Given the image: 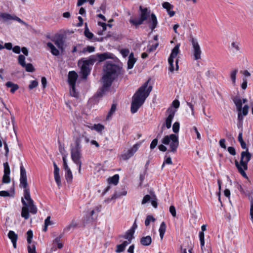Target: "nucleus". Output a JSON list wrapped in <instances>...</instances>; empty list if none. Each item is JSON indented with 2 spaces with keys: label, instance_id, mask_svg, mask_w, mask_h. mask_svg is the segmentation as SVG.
Listing matches in <instances>:
<instances>
[{
  "label": "nucleus",
  "instance_id": "obj_36",
  "mask_svg": "<svg viewBox=\"0 0 253 253\" xmlns=\"http://www.w3.org/2000/svg\"><path fill=\"white\" fill-rule=\"evenodd\" d=\"M104 128V126L100 124H95L93 126H90L91 129H95L98 132L102 131Z\"/></svg>",
  "mask_w": 253,
  "mask_h": 253
},
{
  "label": "nucleus",
  "instance_id": "obj_35",
  "mask_svg": "<svg viewBox=\"0 0 253 253\" xmlns=\"http://www.w3.org/2000/svg\"><path fill=\"white\" fill-rule=\"evenodd\" d=\"M54 44L57 46L59 49L63 50L64 42L62 39H57L53 41Z\"/></svg>",
  "mask_w": 253,
  "mask_h": 253
},
{
  "label": "nucleus",
  "instance_id": "obj_11",
  "mask_svg": "<svg viewBox=\"0 0 253 253\" xmlns=\"http://www.w3.org/2000/svg\"><path fill=\"white\" fill-rule=\"evenodd\" d=\"M139 146V144L136 143L128 150L124 151L122 154L120 156V159L121 160L125 161L131 158L138 150Z\"/></svg>",
  "mask_w": 253,
  "mask_h": 253
},
{
  "label": "nucleus",
  "instance_id": "obj_2",
  "mask_svg": "<svg viewBox=\"0 0 253 253\" xmlns=\"http://www.w3.org/2000/svg\"><path fill=\"white\" fill-rule=\"evenodd\" d=\"M104 75L102 78V86L98 91V96H102L108 90L113 81L118 78L120 74V68L119 66L110 63H107L104 68Z\"/></svg>",
  "mask_w": 253,
  "mask_h": 253
},
{
  "label": "nucleus",
  "instance_id": "obj_47",
  "mask_svg": "<svg viewBox=\"0 0 253 253\" xmlns=\"http://www.w3.org/2000/svg\"><path fill=\"white\" fill-rule=\"evenodd\" d=\"M179 129V123L175 122L172 126V130L174 133H177Z\"/></svg>",
  "mask_w": 253,
  "mask_h": 253
},
{
  "label": "nucleus",
  "instance_id": "obj_59",
  "mask_svg": "<svg viewBox=\"0 0 253 253\" xmlns=\"http://www.w3.org/2000/svg\"><path fill=\"white\" fill-rule=\"evenodd\" d=\"M225 140L224 139H221L219 140V143L221 147H222L223 149H226V146L225 144Z\"/></svg>",
  "mask_w": 253,
  "mask_h": 253
},
{
  "label": "nucleus",
  "instance_id": "obj_32",
  "mask_svg": "<svg viewBox=\"0 0 253 253\" xmlns=\"http://www.w3.org/2000/svg\"><path fill=\"white\" fill-rule=\"evenodd\" d=\"M119 176L118 174H115L113 176L108 179L109 183H113L115 185L117 184L119 182Z\"/></svg>",
  "mask_w": 253,
  "mask_h": 253
},
{
  "label": "nucleus",
  "instance_id": "obj_23",
  "mask_svg": "<svg viewBox=\"0 0 253 253\" xmlns=\"http://www.w3.org/2000/svg\"><path fill=\"white\" fill-rule=\"evenodd\" d=\"M136 61V60L134 57L133 53H131L129 55L128 60V61H127V68H128V69H130L132 68V67H133V65H134V63H135Z\"/></svg>",
  "mask_w": 253,
  "mask_h": 253
},
{
  "label": "nucleus",
  "instance_id": "obj_40",
  "mask_svg": "<svg viewBox=\"0 0 253 253\" xmlns=\"http://www.w3.org/2000/svg\"><path fill=\"white\" fill-rule=\"evenodd\" d=\"M50 216H47V218L45 219V221H44V228L43 229V231L44 232H46L47 231V227H48V225L52 224V223L50 221Z\"/></svg>",
  "mask_w": 253,
  "mask_h": 253
},
{
  "label": "nucleus",
  "instance_id": "obj_52",
  "mask_svg": "<svg viewBox=\"0 0 253 253\" xmlns=\"http://www.w3.org/2000/svg\"><path fill=\"white\" fill-rule=\"evenodd\" d=\"M249 106L248 105H246L244 106V107L242 108V114L244 116H246L248 113V110H249Z\"/></svg>",
  "mask_w": 253,
  "mask_h": 253
},
{
  "label": "nucleus",
  "instance_id": "obj_44",
  "mask_svg": "<svg viewBox=\"0 0 253 253\" xmlns=\"http://www.w3.org/2000/svg\"><path fill=\"white\" fill-rule=\"evenodd\" d=\"M199 238L200 240L201 249L203 250V247L204 246L205 241H204V232H201L199 234Z\"/></svg>",
  "mask_w": 253,
  "mask_h": 253
},
{
  "label": "nucleus",
  "instance_id": "obj_51",
  "mask_svg": "<svg viewBox=\"0 0 253 253\" xmlns=\"http://www.w3.org/2000/svg\"><path fill=\"white\" fill-rule=\"evenodd\" d=\"M75 227V224L73 223H71L69 225L65 227L63 229V232L64 233L69 232L72 228Z\"/></svg>",
  "mask_w": 253,
  "mask_h": 253
},
{
  "label": "nucleus",
  "instance_id": "obj_37",
  "mask_svg": "<svg viewBox=\"0 0 253 253\" xmlns=\"http://www.w3.org/2000/svg\"><path fill=\"white\" fill-rule=\"evenodd\" d=\"M85 27L84 31V36L88 39H91L93 37V34L90 32L87 26V24H85Z\"/></svg>",
  "mask_w": 253,
  "mask_h": 253
},
{
  "label": "nucleus",
  "instance_id": "obj_31",
  "mask_svg": "<svg viewBox=\"0 0 253 253\" xmlns=\"http://www.w3.org/2000/svg\"><path fill=\"white\" fill-rule=\"evenodd\" d=\"M0 17H1L4 21H7L8 20H13L14 16H12L8 13L0 12Z\"/></svg>",
  "mask_w": 253,
  "mask_h": 253
},
{
  "label": "nucleus",
  "instance_id": "obj_12",
  "mask_svg": "<svg viewBox=\"0 0 253 253\" xmlns=\"http://www.w3.org/2000/svg\"><path fill=\"white\" fill-rule=\"evenodd\" d=\"M192 45V53L194 58L198 60L201 58L202 50L197 40L192 38L191 40Z\"/></svg>",
  "mask_w": 253,
  "mask_h": 253
},
{
  "label": "nucleus",
  "instance_id": "obj_42",
  "mask_svg": "<svg viewBox=\"0 0 253 253\" xmlns=\"http://www.w3.org/2000/svg\"><path fill=\"white\" fill-rule=\"evenodd\" d=\"M151 221L154 222L155 219L151 215H148L145 220V225L148 226L149 225Z\"/></svg>",
  "mask_w": 253,
  "mask_h": 253
},
{
  "label": "nucleus",
  "instance_id": "obj_29",
  "mask_svg": "<svg viewBox=\"0 0 253 253\" xmlns=\"http://www.w3.org/2000/svg\"><path fill=\"white\" fill-rule=\"evenodd\" d=\"M128 244H129V242H127V241H125L122 244L117 245L116 252L118 253L123 252L125 250L126 246Z\"/></svg>",
  "mask_w": 253,
  "mask_h": 253
},
{
  "label": "nucleus",
  "instance_id": "obj_15",
  "mask_svg": "<svg viewBox=\"0 0 253 253\" xmlns=\"http://www.w3.org/2000/svg\"><path fill=\"white\" fill-rule=\"evenodd\" d=\"M149 202H151L152 206L154 208H157V199L154 194L152 193L151 195H146L143 197L141 202V204L142 205H144Z\"/></svg>",
  "mask_w": 253,
  "mask_h": 253
},
{
  "label": "nucleus",
  "instance_id": "obj_25",
  "mask_svg": "<svg viewBox=\"0 0 253 253\" xmlns=\"http://www.w3.org/2000/svg\"><path fill=\"white\" fill-rule=\"evenodd\" d=\"M134 233V231H132V230H128L124 235L123 237L126 239H127L128 241L127 242H129V244L131 242V240L133 238V234Z\"/></svg>",
  "mask_w": 253,
  "mask_h": 253
},
{
  "label": "nucleus",
  "instance_id": "obj_41",
  "mask_svg": "<svg viewBox=\"0 0 253 253\" xmlns=\"http://www.w3.org/2000/svg\"><path fill=\"white\" fill-rule=\"evenodd\" d=\"M13 20H15L18 21V22L22 23V24L26 26L27 27V28H28V29H32V27L31 26L28 25L27 23L25 22L24 21H23L22 20H21L20 18H19V17H18L17 16H14Z\"/></svg>",
  "mask_w": 253,
  "mask_h": 253
},
{
  "label": "nucleus",
  "instance_id": "obj_46",
  "mask_svg": "<svg viewBox=\"0 0 253 253\" xmlns=\"http://www.w3.org/2000/svg\"><path fill=\"white\" fill-rule=\"evenodd\" d=\"M172 164L171 159L170 157L166 158L164 161V163L162 166V169H163L165 167V164L171 165Z\"/></svg>",
  "mask_w": 253,
  "mask_h": 253
},
{
  "label": "nucleus",
  "instance_id": "obj_30",
  "mask_svg": "<svg viewBox=\"0 0 253 253\" xmlns=\"http://www.w3.org/2000/svg\"><path fill=\"white\" fill-rule=\"evenodd\" d=\"M166 230V225L165 222H162L159 229L160 236L161 240H163L165 233Z\"/></svg>",
  "mask_w": 253,
  "mask_h": 253
},
{
  "label": "nucleus",
  "instance_id": "obj_17",
  "mask_svg": "<svg viewBox=\"0 0 253 253\" xmlns=\"http://www.w3.org/2000/svg\"><path fill=\"white\" fill-rule=\"evenodd\" d=\"M73 139L75 144V146L73 147L80 148L81 149L83 140L86 143H88L89 141V138L87 136H82L79 135L74 134Z\"/></svg>",
  "mask_w": 253,
  "mask_h": 253
},
{
  "label": "nucleus",
  "instance_id": "obj_1",
  "mask_svg": "<svg viewBox=\"0 0 253 253\" xmlns=\"http://www.w3.org/2000/svg\"><path fill=\"white\" fill-rule=\"evenodd\" d=\"M20 185L24 188V198H22L21 202L23 207L21 211V216L25 219L29 218L30 214L28 210L32 214H36L38 209L34 205V201L32 199L30 196V189L27 188L28 182L26 171L23 166L20 167Z\"/></svg>",
  "mask_w": 253,
  "mask_h": 253
},
{
  "label": "nucleus",
  "instance_id": "obj_57",
  "mask_svg": "<svg viewBox=\"0 0 253 253\" xmlns=\"http://www.w3.org/2000/svg\"><path fill=\"white\" fill-rule=\"evenodd\" d=\"M228 152L232 155L235 156L236 154L235 148L233 147H229L227 148Z\"/></svg>",
  "mask_w": 253,
  "mask_h": 253
},
{
  "label": "nucleus",
  "instance_id": "obj_60",
  "mask_svg": "<svg viewBox=\"0 0 253 253\" xmlns=\"http://www.w3.org/2000/svg\"><path fill=\"white\" fill-rule=\"evenodd\" d=\"M172 105L175 109H177L179 107V102L178 100H174L172 103Z\"/></svg>",
  "mask_w": 253,
  "mask_h": 253
},
{
  "label": "nucleus",
  "instance_id": "obj_48",
  "mask_svg": "<svg viewBox=\"0 0 253 253\" xmlns=\"http://www.w3.org/2000/svg\"><path fill=\"white\" fill-rule=\"evenodd\" d=\"M38 85V82L35 80L30 82V84L29 85V88L30 89H32L35 87H36Z\"/></svg>",
  "mask_w": 253,
  "mask_h": 253
},
{
  "label": "nucleus",
  "instance_id": "obj_13",
  "mask_svg": "<svg viewBox=\"0 0 253 253\" xmlns=\"http://www.w3.org/2000/svg\"><path fill=\"white\" fill-rule=\"evenodd\" d=\"M176 111V110L173 109L172 107H169L168 109L167 112L169 114V115L166 119L165 123L162 126V132L164 129L165 126L167 128H169L171 127L172 120L174 116Z\"/></svg>",
  "mask_w": 253,
  "mask_h": 253
},
{
  "label": "nucleus",
  "instance_id": "obj_16",
  "mask_svg": "<svg viewBox=\"0 0 253 253\" xmlns=\"http://www.w3.org/2000/svg\"><path fill=\"white\" fill-rule=\"evenodd\" d=\"M25 57L24 55L20 54L18 56V63L23 67L25 68L27 72H32L34 71L35 69L31 63L26 64Z\"/></svg>",
  "mask_w": 253,
  "mask_h": 253
},
{
  "label": "nucleus",
  "instance_id": "obj_50",
  "mask_svg": "<svg viewBox=\"0 0 253 253\" xmlns=\"http://www.w3.org/2000/svg\"><path fill=\"white\" fill-rule=\"evenodd\" d=\"M231 47L233 48H234L235 49V50L237 51H239L240 50V47H239V42H233L232 43H231Z\"/></svg>",
  "mask_w": 253,
  "mask_h": 253
},
{
  "label": "nucleus",
  "instance_id": "obj_55",
  "mask_svg": "<svg viewBox=\"0 0 253 253\" xmlns=\"http://www.w3.org/2000/svg\"><path fill=\"white\" fill-rule=\"evenodd\" d=\"M157 144H158V139L157 138L153 139L150 144V147L151 149H154L156 147V146H157Z\"/></svg>",
  "mask_w": 253,
  "mask_h": 253
},
{
  "label": "nucleus",
  "instance_id": "obj_20",
  "mask_svg": "<svg viewBox=\"0 0 253 253\" xmlns=\"http://www.w3.org/2000/svg\"><path fill=\"white\" fill-rule=\"evenodd\" d=\"M8 238L11 240L12 243L13 248H16V242L18 239V235L13 231H10L8 234Z\"/></svg>",
  "mask_w": 253,
  "mask_h": 253
},
{
  "label": "nucleus",
  "instance_id": "obj_62",
  "mask_svg": "<svg viewBox=\"0 0 253 253\" xmlns=\"http://www.w3.org/2000/svg\"><path fill=\"white\" fill-rule=\"evenodd\" d=\"M121 53L124 57H126L129 54V50L126 49H122L121 51Z\"/></svg>",
  "mask_w": 253,
  "mask_h": 253
},
{
  "label": "nucleus",
  "instance_id": "obj_39",
  "mask_svg": "<svg viewBox=\"0 0 253 253\" xmlns=\"http://www.w3.org/2000/svg\"><path fill=\"white\" fill-rule=\"evenodd\" d=\"M65 177L68 182H71L72 181L73 175L70 169L66 170Z\"/></svg>",
  "mask_w": 253,
  "mask_h": 253
},
{
  "label": "nucleus",
  "instance_id": "obj_63",
  "mask_svg": "<svg viewBox=\"0 0 253 253\" xmlns=\"http://www.w3.org/2000/svg\"><path fill=\"white\" fill-rule=\"evenodd\" d=\"M12 50L14 52H15V53H19L20 52V50H21V49H20V46H18V45H16V46H15L13 48H12Z\"/></svg>",
  "mask_w": 253,
  "mask_h": 253
},
{
  "label": "nucleus",
  "instance_id": "obj_28",
  "mask_svg": "<svg viewBox=\"0 0 253 253\" xmlns=\"http://www.w3.org/2000/svg\"><path fill=\"white\" fill-rule=\"evenodd\" d=\"M233 101L236 106L237 111L238 112H241L242 107V100L240 98L236 97L234 98Z\"/></svg>",
  "mask_w": 253,
  "mask_h": 253
},
{
  "label": "nucleus",
  "instance_id": "obj_49",
  "mask_svg": "<svg viewBox=\"0 0 253 253\" xmlns=\"http://www.w3.org/2000/svg\"><path fill=\"white\" fill-rule=\"evenodd\" d=\"M168 62L169 65V70L170 72H173L174 70L173 66V59L169 58Z\"/></svg>",
  "mask_w": 253,
  "mask_h": 253
},
{
  "label": "nucleus",
  "instance_id": "obj_7",
  "mask_svg": "<svg viewBox=\"0 0 253 253\" xmlns=\"http://www.w3.org/2000/svg\"><path fill=\"white\" fill-rule=\"evenodd\" d=\"M237 189L240 191L242 194L247 196L250 201L251 209H250V216L251 219L253 223V190L247 187L245 185H241L238 184Z\"/></svg>",
  "mask_w": 253,
  "mask_h": 253
},
{
  "label": "nucleus",
  "instance_id": "obj_5",
  "mask_svg": "<svg viewBox=\"0 0 253 253\" xmlns=\"http://www.w3.org/2000/svg\"><path fill=\"white\" fill-rule=\"evenodd\" d=\"M242 148L246 149L245 151H243L241 154V160L240 163L235 160V165L238 169L239 172L245 178H248V176L245 170L248 169V163L251 159V154L249 152L248 148L246 146V144L244 141L240 142Z\"/></svg>",
  "mask_w": 253,
  "mask_h": 253
},
{
  "label": "nucleus",
  "instance_id": "obj_43",
  "mask_svg": "<svg viewBox=\"0 0 253 253\" xmlns=\"http://www.w3.org/2000/svg\"><path fill=\"white\" fill-rule=\"evenodd\" d=\"M95 50V47L94 46H87V47L84 48L83 50V53H85L86 52H92Z\"/></svg>",
  "mask_w": 253,
  "mask_h": 253
},
{
  "label": "nucleus",
  "instance_id": "obj_38",
  "mask_svg": "<svg viewBox=\"0 0 253 253\" xmlns=\"http://www.w3.org/2000/svg\"><path fill=\"white\" fill-rule=\"evenodd\" d=\"M54 177L57 185L60 187L61 185V181L59 172H54Z\"/></svg>",
  "mask_w": 253,
  "mask_h": 253
},
{
  "label": "nucleus",
  "instance_id": "obj_53",
  "mask_svg": "<svg viewBox=\"0 0 253 253\" xmlns=\"http://www.w3.org/2000/svg\"><path fill=\"white\" fill-rule=\"evenodd\" d=\"M169 212L173 217H175L176 215V212L175 208L173 206H170L169 207Z\"/></svg>",
  "mask_w": 253,
  "mask_h": 253
},
{
  "label": "nucleus",
  "instance_id": "obj_27",
  "mask_svg": "<svg viewBox=\"0 0 253 253\" xmlns=\"http://www.w3.org/2000/svg\"><path fill=\"white\" fill-rule=\"evenodd\" d=\"M180 44H177L172 49L169 58L173 59L176 57L179 52Z\"/></svg>",
  "mask_w": 253,
  "mask_h": 253
},
{
  "label": "nucleus",
  "instance_id": "obj_61",
  "mask_svg": "<svg viewBox=\"0 0 253 253\" xmlns=\"http://www.w3.org/2000/svg\"><path fill=\"white\" fill-rule=\"evenodd\" d=\"M158 45H159V44L158 42L155 43L154 45H152V46H151V47L150 48H149L148 49V51L149 52H151V51L155 50L157 48V47H158Z\"/></svg>",
  "mask_w": 253,
  "mask_h": 253
},
{
  "label": "nucleus",
  "instance_id": "obj_21",
  "mask_svg": "<svg viewBox=\"0 0 253 253\" xmlns=\"http://www.w3.org/2000/svg\"><path fill=\"white\" fill-rule=\"evenodd\" d=\"M140 242L142 245L147 246L151 244L152 238L150 236H144L140 239Z\"/></svg>",
  "mask_w": 253,
  "mask_h": 253
},
{
  "label": "nucleus",
  "instance_id": "obj_58",
  "mask_svg": "<svg viewBox=\"0 0 253 253\" xmlns=\"http://www.w3.org/2000/svg\"><path fill=\"white\" fill-rule=\"evenodd\" d=\"M3 144H4V149L5 151V155L6 157H7L8 153H9V149H8V145L5 141H3Z\"/></svg>",
  "mask_w": 253,
  "mask_h": 253
},
{
  "label": "nucleus",
  "instance_id": "obj_8",
  "mask_svg": "<svg viewBox=\"0 0 253 253\" xmlns=\"http://www.w3.org/2000/svg\"><path fill=\"white\" fill-rule=\"evenodd\" d=\"M78 77V74L75 71H70L68 74V82L70 85V93L74 97H77L78 96V94L75 90V84Z\"/></svg>",
  "mask_w": 253,
  "mask_h": 253
},
{
  "label": "nucleus",
  "instance_id": "obj_24",
  "mask_svg": "<svg viewBox=\"0 0 253 253\" xmlns=\"http://www.w3.org/2000/svg\"><path fill=\"white\" fill-rule=\"evenodd\" d=\"M47 46H48V47L50 48L51 53L53 55L55 56H58L59 55V50L58 49H57L52 43L49 42H47Z\"/></svg>",
  "mask_w": 253,
  "mask_h": 253
},
{
  "label": "nucleus",
  "instance_id": "obj_26",
  "mask_svg": "<svg viewBox=\"0 0 253 253\" xmlns=\"http://www.w3.org/2000/svg\"><path fill=\"white\" fill-rule=\"evenodd\" d=\"M5 85L7 87L10 88V92L12 93L19 88V86L17 84H14L11 82H7Z\"/></svg>",
  "mask_w": 253,
  "mask_h": 253
},
{
  "label": "nucleus",
  "instance_id": "obj_22",
  "mask_svg": "<svg viewBox=\"0 0 253 253\" xmlns=\"http://www.w3.org/2000/svg\"><path fill=\"white\" fill-rule=\"evenodd\" d=\"M149 27L153 31L157 26V20L156 16L153 13L151 15V20L149 21Z\"/></svg>",
  "mask_w": 253,
  "mask_h": 253
},
{
  "label": "nucleus",
  "instance_id": "obj_19",
  "mask_svg": "<svg viewBox=\"0 0 253 253\" xmlns=\"http://www.w3.org/2000/svg\"><path fill=\"white\" fill-rule=\"evenodd\" d=\"M162 6L164 8L167 10V12L170 17H172L175 15V12L172 10L173 6L169 2H164L162 4Z\"/></svg>",
  "mask_w": 253,
  "mask_h": 253
},
{
  "label": "nucleus",
  "instance_id": "obj_34",
  "mask_svg": "<svg viewBox=\"0 0 253 253\" xmlns=\"http://www.w3.org/2000/svg\"><path fill=\"white\" fill-rule=\"evenodd\" d=\"M237 73L238 69H236L232 70L230 72V78L233 85H235L236 84V75Z\"/></svg>",
  "mask_w": 253,
  "mask_h": 253
},
{
  "label": "nucleus",
  "instance_id": "obj_33",
  "mask_svg": "<svg viewBox=\"0 0 253 253\" xmlns=\"http://www.w3.org/2000/svg\"><path fill=\"white\" fill-rule=\"evenodd\" d=\"M117 106L116 104H113L111 106V109L109 111V112L108 113V115L106 117V119L109 120L112 116L113 115V114L115 113V112L116 110Z\"/></svg>",
  "mask_w": 253,
  "mask_h": 253
},
{
  "label": "nucleus",
  "instance_id": "obj_56",
  "mask_svg": "<svg viewBox=\"0 0 253 253\" xmlns=\"http://www.w3.org/2000/svg\"><path fill=\"white\" fill-rule=\"evenodd\" d=\"M187 104L189 107L190 108L191 110V116L192 118L195 117V114H194V105L192 104L190 102H187Z\"/></svg>",
  "mask_w": 253,
  "mask_h": 253
},
{
  "label": "nucleus",
  "instance_id": "obj_14",
  "mask_svg": "<svg viewBox=\"0 0 253 253\" xmlns=\"http://www.w3.org/2000/svg\"><path fill=\"white\" fill-rule=\"evenodd\" d=\"M90 128V126L84 124H78L75 127V135H79L82 136H87L86 131Z\"/></svg>",
  "mask_w": 253,
  "mask_h": 253
},
{
  "label": "nucleus",
  "instance_id": "obj_18",
  "mask_svg": "<svg viewBox=\"0 0 253 253\" xmlns=\"http://www.w3.org/2000/svg\"><path fill=\"white\" fill-rule=\"evenodd\" d=\"M4 167V174L2 178V183H9L10 182V170L7 162L3 164Z\"/></svg>",
  "mask_w": 253,
  "mask_h": 253
},
{
  "label": "nucleus",
  "instance_id": "obj_6",
  "mask_svg": "<svg viewBox=\"0 0 253 253\" xmlns=\"http://www.w3.org/2000/svg\"><path fill=\"white\" fill-rule=\"evenodd\" d=\"M162 142L165 145H169V151L175 153L179 146L178 137L175 134L166 135L162 140Z\"/></svg>",
  "mask_w": 253,
  "mask_h": 253
},
{
  "label": "nucleus",
  "instance_id": "obj_3",
  "mask_svg": "<svg viewBox=\"0 0 253 253\" xmlns=\"http://www.w3.org/2000/svg\"><path fill=\"white\" fill-rule=\"evenodd\" d=\"M149 82V80L146 82L133 95L130 108L132 113H135L137 111L151 91L152 86L150 85L148 87Z\"/></svg>",
  "mask_w": 253,
  "mask_h": 253
},
{
  "label": "nucleus",
  "instance_id": "obj_54",
  "mask_svg": "<svg viewBox=\"0 0 253 253\" xmlns=\"http://www.w3.org/2000/svg\"><path fill=\"white\" fill-rule=\"evenodd\" d=\"M28 250L29 253H36V247L34 245L29 246L28 247Z\"/></svg>",
  "mask_w": 253,
  "mask_h": 253
},
{
  "label": "nucleus",
  "instance_id": "obj_9",
  "mask_svg": "<svg viewBox=\"0 0 253 253\" xmlns=\"http://www.w3.org/2000/svg\"><path fill=\"white\" fill-rule=\"evenodd\" d=\"M71 158L73 161L79 166V172H81L82 157L81 149L72 147L71 150Z\"/></svg>",
  "mask_w": 253,
  "mask_h": 253
},
{
  "label": "nucleus",
  "instance_id": "obj_10",
  "mask_svg": "<svg viewBox=\"0 0 253 253\" xmlns=\"http://www.w3.org/2000/svg\"><path fill=\"white\" fill-rule=\"evenodd\" d=\"M139 9L141 11L140 14V18L139 19H131L129 20L130 23L135 25H139L141 24L144 21L147 19L150 13V12L148 10L147 8H143L142 7L140 6L139 7Z\"/></svg>",
  "mask_w": 253,
  "mask_h": 253
},
{
  "label": "nucleus",
  "instance_id": "obj_4",
  "mask_svg": "<svg viewBox=\"0 0 253 253\" xmlns=\"http://www.w3.org/2000/svg\"><path fill=\"white\" fill-rule=\"evenodd\" d=\"M108 58L107 53H104L92 55L87 59L82 58L79 60L78 65L81 67V73L82 74L83 78L84 79H86L90 71L89 66L92 65L97 59H98L99 62H102Z\"/></svg>",
  "mask_w": 253,
  "mask_h": 253
},
{
  "label": "nucleus",
  "instance_id": "obj_45",
  "mask_svg": "<svg viewBox=\"0 0 253 253\" xmlns=\"http://www.w3.org/2000/svg\"><path fill=\"white\" fill-rule=\"evenodd\" d=\"M27 242L28 244H31L32 242V239L33 238V232L32 230H29L27 232Z\"/></svg>",
  "mask_w": 253,
  "mask_h": 253
},
{
  "label": "nucleus",
  "instance_id": "obj_64",
  "mask_svg": "<svg viewBox=\"0 0 253 253\" xmlns=\"http://www.w3.org/2000/svg\"><path fill=\"white\" fill-rule=\"evenodd\" d=\"M9 193L6 191H0V196L1 197H7L9 196Z\"/></svg>",
  "mask_w": 253,
  "mask_h": 253
}]
</instances>
